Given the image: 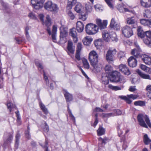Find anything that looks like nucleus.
I'll return each mask as SVG.
<instances>
[{"instance_id":"f704fd0d","label":"nucleus","mask_w":151,"mask_h":151,"mask_svg":"<svg viewBox=\"0 0 151 151\" xmlns=\"http://www.w3.org/2000/svg\"><path fill=\"white\" fill-rule=\"evenodd\" d=\"M43 4L42 2L41 1H40L39 2L33 6V7L36 9H39L42 7Z\"/></svg>"},{"instance_id":"0e129e2a","label":"nucleus","mask_w":151,"mask_h":151,"mask_svg":"<svg viewBox=\"0 0 151 151\" xmlns=\"http://www.w3.org/2000/svg\"><path fill=\"white\" fill-rule=\"evenodd\" d=\"M147 20L145 19H142L140 20L141 23L145 26H146L147 24Z\"/></svg>"},{"instance_id":"09e8293b","label":"nucleus","mask_w":151,"mask_h":151,"mask_svg":"<svg viewBox=\"0 0 151 151\" xmlns=\"http://www.w3.org/2000/svg\"><path fill=\"white\" fill-rule=\"evenodd\" d=\"M20 137V135L19 134L17 133L16 136V142L15 146L17 147H18L19 144V139Z\"/></svg>"},{"instance_id":"412c9836","label":"nucleus","mask_w":151,"mask_h":151,"mask_svg":"<svg viewBox=\"0 0 151 151\" xmlns=\"http://www.w3.org/2000/svg\"><path fill=\"white\" fill-rule=\"evenodd\" d=\"M137 72L141 78L144 79L151 80V76H150V75L142 73L139 70H137Z\"/></svg>"},{"instance_id":"f8f14e48","label":"nucleus","mask_w":151,"mask_h":151,"mask_svg":"<svg viewBox=\"0 0 151 151\" xmlns=\"http://www.w3.org/2000/svg\"><path fill=\"white\" fill-rule=\"evenodd\" d=\"M129 65L132 67H136L137 64V60L135 58L132 56L130 57L128 60Z\"/></svg>"},{"instance_id":"a878e982","label":"nucleus","mask_w":151,"mask_h":151,"mask_svg":"<svg viewBox=\"0 0 151 151\" xmlns=\"http://www.w3.org/2000/svg\"><path fill=\"white\" fill-rule=\"evenodd\" d=\"M13 134L8 133L7 134V139L4 142V143L5 144H7L10 143L13 139Z\"/></svg>"},{"instance_id":"2eb2a0df","label":"nucleus","mask_w":151,"mask_h":151,"mask_svg":"<svg viewBox=\"0 0 151 151\" xmlns=\"http://www.w3.org/2000/svg\"><path fill=\"white\" fill-rule=\"evenodd\" d=\"M140 4L143 7L148 8L151 6V0H140Z\"/></svg>"},{"instance_id":"473e14b6","label":"nucleus","mask_w":151,"mask_h":151,"mask_svg":"<svg viewBox=\"0 0 151 151\" xmlns=\"http://www.w3.org/2000/svg\"><path fill=\"white\" fill-rule=\"evenodd\" d=\"M105 70L106 73H109L113 71L112 67L109 65H107L105 66Z\"/></svg>"},{"instance_id":"f03ea898","label":"nucleus","mask_w":151,"mask_h":151,"mask_svg":"<svg viewBox=\"0 0 151 151\" xmlns=\"http://www.w3.org/2000/svg\"><path fill=\"white\" fill-rule=\"evenodd\" d=\"M97 25L92 23H89L86 24L85 28H96L98 27L100 28H106L108 24V21L104 20L102 21L99 18H96L95 20Z\"/></svg>"},{"instance_id":"69168bd1","label":"nucleus","mask_w":151,"mask_h":151,"mask_svg":"<svg viewBox=\"0 0 151 151\" xmlns=\"http://www.w3.org/2000/svg\"><path fill=\"white\" fill-rule=\"evenodd\" d=\"M121 125H119L117 127V129L118 133V134H121L122 133V131L121 130L120 127L121 126Z\"/></svg>"},{"instance_id":"774afa93","label":"nucleus","mask_w":151,"mask_h":151,"mask_svg":"<svg viewBox=\"0 0 151 151\" xmlns=\"http://www.w3.org/2000/svg\"><path fill=\"white\" fill-rule=\"evenodd\" d=\"M146 26H147L148 27L151 28V19H147V24Z\"/></svg>"},{"instance_id":"58836bf2","label":"nucleus","mask_w":151,"mask_h":151,"mask_svg":"<svg viewBox=\"0 0 151 151\" xmlns=\"http://www.w3.org/2000/svg\"><path fill=\"white\" fill-rule=\"evenodd\" d=\"M127 23L129 24H133L135 23V20L133 17L128 18L127 19Z\"/></svg>"},{"instance_id":"7ed1b4c3","label":"nucleus","mask_w":151,"mask_h":151,"mask_svg":"<svg viewBox=\"0 0 151 151\" xmlns=\"http://www.w3.org/2000/svg\"><path fill=\"white\" fill-rule=\"evenodd\" d=\"M137 119L139 124L141 126L146 128L148 127L145 121L148 126L151 128V123L147 115L139 114L137 116Z\"/></svg>"},{"instance_id":"c85d7f7f","label":"nucleus","mask_w":151,"mask_h":151,"mask_svg":"<svg viewBox=\"0 0 151 151\" xmlns=\"http://www.w3.org/2000/svg\"><path fill=\"white\" fill-rule=\"evenodd\" d=\"M145 32L143 31L142 29H137V35L139 37L142 38L144 37Z\"/></svg>"},{"instance_id":"5fc2aeb1","label":"nucleus","mask_w":151,"mask_h":151,"mask_svg":"<svg viewBox=\"0 0 151 151\" xmlns=\"http://www.w3.org/2000/svg\"><path fill=\"white\" fill-rule=\"evenodd\" d=\"M146 37L149 39H151V31H147L145 32Z\"/></svg>"},{"instance_id":"39448f33","label":"nucleus","mask_w":151,"mask_h":151,"mask_svg":"<svg viewBox=\"0 0 151 151\" xmlns=\"http://www.w3.org/2000/svg\"><path fill=\"white\" fill-rule=\"evenodd\" d=\"M44 7L46 10L51 12H56L58 9V7L57 5L53 4L51 1H48L46 3Z\"/></svg>"},{"instance_id":"cd10ccee","label":"nucleus","mask_w":151,"mask_h":151,"mask_svg":"<svg viewBox=\"0 0 151 151\" xmlns=\"http://www.w3.org/2000/svg\"><path fill=\"white\" fill-rule=\"evenodd\" d=\"M110 34L111 40L112 41L116 42L118 40V39L116 34L113 32H111Z\"/></svg>"},{"instance_id":"6ab92c4d","label":"nucleus","mask_w":151,"mask_h":151,"mask_svg":"<svg viewBox=\"0 0 151 151\" xmlns=\"http://www.w3.org/2000/svg\"><path fill=\"white\" fill-rule=\"evenodd\" d=\"M110 26L111 28H117L120 27V24L116 21L114 18H112L111 20Z\"/></svg>"},{"instance_id":"bb28decb","label":"nucleus","mask_w":151,"mask_h":151,"mask_svg":"<svg viewBox=\"0 0 151 151\" xmlns=\"http://www.w3.org/2000/svg\"><path fill=\"white\" fill-rule=\"evenodd\" d=\"M39 105L41 109L44 113L46 114H47L48 111L47 108H46L45 106L41 102H40Z\"/></svg>"},{"instance_id":"423d86ee","label":"nucleus","mask_w":151,"mask_h":151,"mask_svg":"<svg viewBox=\"0 0 151 151\" xmlns=\"http://www.w3.org/2000/svg\"><path fill=\"white\" fill-rule=\"evenodd\" d=\"M116 50L115 49H110L107 52L106 55V58L109 62L113 61L114 56L116 53Z\"/></svg>"},{"instance_id":"4d7b16f0","label":"nucleus","mask_w":151,"mask_h":151,"mask_svg":"<svg viewBox=\"0 0 151 151\" xmlns=\"http://www.w3.org/2000/svg\"><path fill=\"white\" fill-rule=\"evenodd\" d=\"M125 55L124 52H120L119 53L118 56V58L120 59L121 58L124 57Z\"/></svg>"},{"instance_id":"49530a36","label":"nucleus","mask_w":151,"mask_h":151,"mask_svg":"<svg viewBox=\"0 0 151 151\" xmlns=\"http://www.w3.org/2000/svg\"><path fill=\"white\" fill-rule=\"evenodd\" d=\"M84 25L81 22L78 21L76 23L77 28H84Z\"/></svg>"},{"instance_id":"c03bdc74","label":"nucleus","mask_w":151,"mask_h":151,"mask_svg":"<svg viewBox=\"0 0 151 151\" xmlns=\"http://www.w3.org/2000/svg\"><path fill=\"white\" fill-rule=\"evenodd\" d=\"M143 41L145 44L148 46L149 47H151V39H149L147 38V39L145 38L143 40Z\"/></svg>"},{"instance_id":"9b49d317","label":"nucleus","mask_w":151,"mask_h":151,"mask_svg":"<svg viewBox=\"0 0 151 151\" xmlns=\"http://www.w3.org/2000/svg\"><path fill=\"white\" fill-rule=\"evenodd\" d=\"M73 44L71 41H69L67 45V52L70 55L74 53L75 50V47L73 46Z\"/></svg>"},{"instance_id":"603ef678","label":"nucleus","mask_w":151,"mask_h":151,"mask_svg":"<svg viewBox=\"0 0 151 151\" xmlns=\"http://www.w3.org/2000/svg\"><path fill=\"white\" fill-rule=\"evenodd\" d=\"M27 131H26L25 132V135L26 138L29 139L30 137L29 134V127H27Z\"/></svg>"},{"instance_id":"c9c22d12","label":"nucleus","mask_w":151,"mask_h":151,"mask_svg":"<svg viewBox=\"0 0 151 151\" xmlns=\"http://www.w3.org/2000/svg\"><path fill=\"white\" fill-rule=\"evenodd\" d=\"M107 87L113 90L117 91L121 89V88L118 86H114L111 84H109L107 86Z\"/></svg>"},{"instance_id":"393cba45","label":"nucleus","mask_w":151,"mask_h":151,"mask_svg":"<svg viewBox=\"0 0 151 151\" xmlns=\"http://www.w3.org/2000/svg\"><path fill=\"white\" fill-rule=\"evenodd\" d=\"M76 3V0H68L67 8L68 9H71L72 6Z\"/></svg>"},{"instance_id":"f3484780","label":"nucleus","mask_w":151,"mask_h":151,"mask_svg":"<svg viewBox=\"0 0 151 151\" xmlns=\"http://www.w3.org/2000/svg\"><path fill=\"white\" fill-rule=\"evenodd\" d=\"M122 33L125 37H129L133 34V32L132 29H122Z\"/></svg>"},{"instance_id":"e433bc0d","label":"nucleus","mask_w":151,"mask_h":151,"mask_svg":"<svg viewBox=\"0 0 151 151\" xmlns=\"http://www.w3.org/2000/svg\"><path fill=\"white\" fill-rule=\"evenodd\" d=\"M143 140L145 144L147 145H148L151 142V140L149 138L147 134L144 135Z\"/></svg>"},{"instance_id":"6e6552de","label":"nucleus","mask_w":151,"mask_h":151,"mask_svg":"<svg viewBox=\"0 0 151 151\" xmlns=\"http://www.w3.org/2000/svg\"><path fill=\"white\" fill-rule=\"evenodd\" d=\"M57 29H46L49 35H51L53 41L55 42H57L56 39Z\"/></svg>"},{"instance_id":"e2e57ef3","label":"nucleus","mask_w":151,"mask_h":151,"mask_svg":"<svg viewBox=\"0 0 151 151\" xmlns=\"http://www.w3.org/2000/svg\"><path fill=\"white\" fill-rule=\"evenodd\" d=\"M41 0H31V3L33 6Z\"/></svg>"},{"instance_id":"a19ab883","label":"nucleus","mask_w":151,"mask_h":151,"mask_svg":"<svg viewBox=\"0 0 151 151\" xmlns=\"http://www.w3.org/2000/svg\"><path fill=\"white\" fill-rule=\"evenodd\" d=\"M134 104L136 106H144L145 105V101H140L134 102Z\"/></svg>"},{"instance_id":"a211bd4d","label":"nucleus","mask_w":151,"mask_h":151,"mask_svg":"<svg viewBox=\"0 0 151 151\" xmlns=\"http://www.w3.org/2000/svg\"><path fill=\"white\" fill-rule=\"evenodd\" d=\"M135 45H136L137 49H134L132 50L131 53L132 55H134L136 58H139L141 57V55L139 52V47L138 45H136V43H135Z\"/></svg>"},{"instance_id":"7c9ffc66","label":"nucleus","mask_w":151,"mask_h":151,"mask_svg":"<svg viewBox=\"0 0 151 151\" xmlns=\"http://www.w3.org/2000/svg\"><path fill=\"white\" fill-rule=\"evenodd\" d=\"M82 60L83 66L85 68L87 69H89V65L87 60L85 58H83L82 59Z\"/></svg>"},{"instance_id":"052dcab7","label":"nucleus","mask_w":151,"mask_h":151,"mask_svg":"<svg viewBox=\"0 0 151 151\" xmlns=\"http://www.w3.org/2000/svg\"><path fill=\"white\" fill-rule=\"evenodd\" d=\"M68 112L70 114V117H71V118L73 120H75V118L74 117V116L73 115V114L72 113V112H71V111L69 109V106H68Z\"/></svg>"},{"instance_id":"9d476101","label":"nucleus","mask_w":151,"mask_h":151,"mask_svg":"<svg viewBox=\"0 0 151 151\" xmlns=\"http://www.w3.org/2000/svg\"><path fill=\"white\" fill-rule=\"evenodd\" d=\"M110 32L106 30L102 32V37L105 42H108L111 40Z\"/></svg>"},{"instance_id":"20e7f679","label":"nucleus","mask_w":151,"mask_h":151,"mask_svg":"<svg viewBox=\"0 0 151 151\" xmlns=\"http://www.w3.org/2000/svg\"><path fill=\"white\" fill-rule=\"evenodd\" d=\"M109 80L112 82H120L121 83H124L125 82L124 80H122V77L120 76V73L116 71L112 73L109 77Z\"/></svg>"},{"instance_id":"13d9d810","label":"nucleus","mask_w":151,"mask_h":151,"mask_svg":"<svg viewBox=\"0 0 151 151\" xmlns=\"http://www.w3.org/2000/svg\"><path fill=\"white\" fill-rule=\"evenodd\" d=\"M123 8H124V7L123 6H122L121 5H119L118 6L117 9L118 10L120 11L121 12H124V9Z\"/></svg>"},{"instance_id":"f257e3e1","label":"nucleus","mask_w":151,"mask_h":151,"mask_svg":"<svg viewBox=\"0 0 151 151\" xmlns=\"http://www.w3.org/2000/svg\"><path fill=\"white\" fill-rule=\"evenodd\" d=\"M88 60L91 65L97 72L100 71L101 70V68L97 66L98 55L95 51L92 50L90 52L88 56Z\"/></svg>"},{"instance_id":"8fccbe9b","label":"nucleus","mask_w":151,"mask_h":151,"mask_svg":"<svg viewBox=\"0 0 151 151\" xmlns=\"http://www.w3.org/2000/svg\"><path fill=\"white\" fill-rule=\"evenodd\" d=\"M115 115L113 113H110L106 114H103V117H108L111 116H115Z\"/></svg>"},{"instance_id":"1a4fd4ad","label":"nucleus","mask_w":151,"mask_h":151,"mask_svg":"<svg viewBox=\"0 0 151 151\" xmlns=\"http://www.w3.org/2000/svg\"><path fill=\"white\" fill-rule=\"evenodd\" d=\"M119 70L124 74L129 75L130 74V72L128 68L125 65L121 64L119 66Z\"/></svg>"},{"instance_id":"2f4dec72","label":"nucleus","mask_w":151,"mask_h":151,"mask_svg":"<svg viewBox=\"0 0 151 151\" xmlns=\"http://www.w3.org/2000/svg\"><path fill=\"white\" fill-rule=\"evenodd\" d=\"M140 68L142 70L146 72L150 73V72H151V68L147 67L145 65H141L140 66Z\"/></svg>"},{"instance_id":"4c0bfd02","label":"nucleus","mask_w":151,"mask_h":151,"mask_svg":"<svg viewBox=\"0 0 151 151\" xmlns=\"http://www.w3.org/2000/svg\"><path fill=\"white\" fill-rule=\"evenodd\" d=\"M16 114L17 117V121L18 125H20L21 124V119L19 115V111L15 112Z\"/></svg>"},{"instance_id":"5701e85b","label":"nucleus","mask_w":151,"mask_h":151,"mask_svg":"<svg viewBox=\"0 0 151 151\" xmlns=\"http://www.w3.org/2000/svg\"><path fill=\"white\" fill-rule=\"evenodd\" d=\"M64 96L67 102H70L73 100L72 95L67 91L64 93Z\"/></svg>"},{"instance_id":"ddd939ff","label":"nucleus","mask_w":151,"mask_h":151,"mask_svg":"<svg viewBox=\"0 0 151 151\" xmlns=\"http://www.w3.org/2000/svg\"><path fill=\"white\" fill-rule=\"evenodd\" d=\"M60 41L61 42L63 40H64L63 43L65 42L67 40L65 37L68 35L67 31L65 29H60Z\"/></svg>"},{"instance_id":"4468645a","label":"nucleus","mask_w":151,"mask_h":151,"mask_svg":"<svg viewBox=\"0 0 151 151\" xmlns=\"http://www.w3.org/2000/svg\"><path fill=\"white\" fill-rule=\"evenodd\" d=\"M142 60L146 64L148 65H151V57L144 54L141 56Z\"/></svg>"},{"instance_id":"aec40b11","label":"nucleus","mask_w":151,"mask_h":151,"mask_svg":"<svg viewBox=\"0 0 151 151\" xmlns=\"http://www.w3.org/2000/svg\"><path fill=\"white\" fill-rule=\"evenodd\" d=\"M93 39L91 37L87 36L83 39V44L89 46L93 41Z\"/></svg>"},{"instance_id":"6e6d98bb","label":"nucleus","mask_w":151,"mask_h":151,"mask_svg":"<svg viewBox=\"0 0 151 151\" xmlns=\"http://www.w3.org/2000/svg\"><path fill=\"white\" fill-rule=\"evenodd\" d=\"M108 4V6L111 8H113V6L111 2V0H104Z\"/></svg>"},{"instance_id":"3c124183","label":"nucleus","mask_w":151,"mask_h":151,"mask_svg":"<svg viewBox=\"0 0 151 151\" xmlns=\"http://www.w3.org/2000/svg\"><path fill=\"white\" fill-rule=\"evenodd\" d=\"M82 47V45L81 43H78L77 45V50L76 52H80Z\"/></svg>"},{"instance_id":"bf43d9fd","label":"nucleus","mask_w":151,"mask_h":151,"mask_svg":"<svg viewBox=\"0 0 151 151\" xmlns=\"http://www.w3.org/2000/svg\"><path fill=\"white\" fill-rule=\"evenodd\" d=\"M99 140L102 143L105 144L107 140V139L106 138H104V139H102L101 137H100L99 138Z\"/></svg>"},{"instance_id":"c756f323","label":"nucleus","mask_w":151,"mask_h":151,"mask_svg":"<svg viewBox=\"0 0 151 151\" xmlns=\"http://www.w3.org/2000/svg\"><path fill=\"white\" fill-rule=\"evenodd\" d=\"M105 132V129L102 127H100L97 130L98 135L100 136L104 134Z\"/></svg>"},{"instance_id":"338daca9","label":"nucleus","mask_w":151,"mask_h":151,"mask_svg":"<svg viewBox=\"0 0 151 151\" xmlns=\"http://www.w3.org/2000/svg\"><path fill=\"white\" fill-rule=\"evenodd\" d=\"M39 17L40 20L43 22H44V16L43 14H41L39 15Z\"/></svg>"},{"instance_id":"37998d69","label":"nucleus","mask_w":151,"mask_h":151,"mask_svg":"<svg viewBox=\"0 0 151 151\" xmlns=\"http://www.w3.org/2000/svg\"><path fill=\"white\" fill-rule=\"evenodd\" d=\"M144 16L145 17L150 18L151 17V11L149 10H146L144 14Z\"/></svg>"},{"instance_id":"680f3d73","label":"nucleus","mask_w":151,"mask_h":151,"mask_svg":"<svg viewBox=\"0 0 151 151\" xmlns=\"http://www.w3.org/2000/svg\"><path fill=\"white\" fill-rule=\"evenodd\" d=\"M80 52H76L75 55L76 58L78 60H81V58L80 56Z\"/></svg>"},{"instance_id":"ea45409f","label":"nucleus","mask_w":151,"mask_h":151,"mask_svg":"<svg viewBox=\"0 0 151 151\" xmlns=\"http://www.w3.org/2000/svg\"><path fill=\"white\" fill-rule=\"evenodd\" d=\"M147 91V95L148 97L151 99V85H148L146 88Z\"/></svg>"},{"instance_id":"de8ad7c7","label":"nucleus","mask_w":151,"mask_h":151,"mask_svg":"<svg viewBox=\"0 0 151 151\" xmlns=\"http://www.w3.org/2000/svg\"><path fill=\"white\" fill-rule=\"evenodd\" d=\"M7 106L10 112H11L12 109L13 108L16 107L15 105H13L12 103L10 102L8 103L7 104Z\"/></svg>"},{"instance_id":"0eeeda50","label":"nucleus","mask_w":151,"mask_h":151,"mask_svg":"<svg viewBox=\"0 0 151 151\" xmlns=\"http://www.w3.org/2000/svg\"><path fill=\"white\" fill-rule=\"evenodd\" d=\"M138 96L137 95L130 94L127 95V96H119L120 99L124 100L127 103L130 104L132 102V101L130 99H135L138 97Z\"/></svg>"},{"instance_id":"a18cd8bd","label":"nucleus","mask_w":151,"mask_h":151,"mask_svg":"<svg viewBox=\"0 0 151 151\" xmlns=\"http://www.w3.org/2000/svg\"><path fill=\"white\" fill-rule=\"evenodd\" d=\"M28 16L30 19H33L36 20L37 19L35 14L32 12H30L28 14Z\"/></svg>"},{"instance_id":"72a5a7b5","label":"nucleus","mask_w":151,"mask_h":151,"mask_svg":"<svg viewBox=\"0 0 151 151\" xmlns=\"http://www.w3.org/2000/svg\"><path fill=\"white\" fill-rule=\"evenodd\" d=\"M83 8L80 3H78L75 8V10L77 12L80 13Z\"/></svg>"},{"instance_id":"b1692460","label":"nucleus","mask_w":151,"mask_h":151,"mask_svg":"<svg viewBox=\"0 0 151 151\" xmlns=\"http://www.w3.org/2000/svg\"><path fill=\"white\" fill-rule=\"evenodd\" d=\"M43 24L48 27L51 25L52 24L51 20L49 15H47L46 20L45 22H43Z\"/></svg>"},{"instance_id":"4be33fe9","label":"nucleus","mask_w":151,"mask_h":151,"mask_svg":"<svg viewBox=\"0 0 151 151\" xmlns=\"http://www.w3.org/2000/svg\"><path fill=\"white\" fill-rule=\"evenodd\" d=\"M86 32L88 35H93L98 32V29H86Z\"/></svg>"},{"instance_id":"864d4df0","label":"nucleus","mask_w":151,"mask_h":151,"mask_svg":"<svg viewBox=\"0 0 151 151\" xmlns=\"http://www.w3.org/2000/svg\"><path fill=\"white\" fill-rule=\"evenodd\" d=\"M68 14L70 19L73 20L75 18V16L74 14L72 13V12L70 10L68 12Z\"/></svg>"},{"instance_id":"79ce46f5","label":"nucleus","mask_w":151,"mask_h":151,"mask_svg":"<svg viewBox=\"0 0 151 151\" xmlns=\"http://www.w3.org/2000/svg\"><path fill=\"white\" fill-rule=\"evenodd\" d=\"M102 82L105 85H107L109 82V78L107 76H103L102 78Z\"/></svg>"},{"instance_id":"dca6fc26","label":"nucleus","mask_w":151,"mask_h":151,"mask_svg":"<svg viewBox=\"0 0 151 151\" xmlns=\"http://www.w3.org/2000/svg\"><path fill=\"white\" fill-rule=\"evenodd\" d=\"M77 29H70V34L73 38L74 42L76 43L78 41V39L77 37Z\"/></svg>"}]
</instances>
